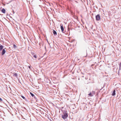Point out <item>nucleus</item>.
<instances>
[{"mask_svg":"<svg viewBox=\"0 0 121 121\" xmlns=\"http://www.w3.org/2000/svg\"><path fill=\"white\" fill-rule=\"evenodd\" d=\"M68 114L66 113H64L62 116V118L64 119H66L68 117Z\"/></svg>","mask_w":121,"mask_h":121,"instance_id":"1","label":"nucleus"},{"mask_svg":"<svg viewBox=\"0 0 121 121\" xmlns=\"http://www.w3.org/2000/svg\"><path fill=\"white\" fill-rule=\"evenodd\" d=\"M96 19L97 20H99L100 19V17L99 15L98 14L96 16Z\"/></svg>","mask_w":121,"mask_h":121,"instance_id":"2","label":"nucleus"},{"mask_svg":"<svg viewBox=\"0 0 121 121\" xmlns=\"http://www.w3.org/2000/svg\"><path fill=\"white\" fill-rule=\"evenodd\" d=\"M60 28L62 32H63L64 30V28L63 26L62 25H60Z\"/></svg>","mask_w":121,"mask_h":121,"instance_id":"3","label":"nucleus"},{"mask_svg":"<svg viewBox=\"0 0 121 121\" xmlns=\"http://www.w3.org/2000/svg\"><path fill=\"white\" fill-rule=\"evenodd\" d=\"M5 52L6 51L4 49H3L2 52V55H4L5 53Z\"/></svg>","mask_w":121,"mask_h":121,"instance_id":"4","label":"nucleus"},{"mask_svg":"<svg viewBox=\"0 0 121 121\" xmlns=\"http://www.w3.org/2000/svg\"><path fill=\"white\" fill-rule=\"evenodd\" d=\"M115 90H114L112 93V96H114L115 95Z\"/></svg>","mask_w":121,"mask_h":121,"instance_id":"5","label":"nucleus"},{"mask_svg":"<svg viewBox=\"0 0 121 121\" xmlns=\"http://www.w3.org/2000/svg\"><path fill=\"white\" fill-rule=\"evenodd\" d=\"M2 12L4 13H5V10L4 9H3L2 10Z\"/></svg>","mask_w":121,"mask_h":121,"instance_id":"6","label":"nucleus"},{"mask_svg":"<svg viewBox=\"0 0 121 121\" xmlns=\"http://www.w3.org/2000/svg\"><path fill=\"white\" fill-rule=\"evenodd\" d=\"M53 33L54 35H57L56 32L55 30H53Z\"/></svg>","mask_w":121,"mask_h":121,"instance_id":"7","label":"nucleus"},{"mask_svg":"<svg viewBox=\"0 0 121 121\" xmlns=\"http://www.w3.org/2000/svg\"><path fill=\"white\" fill-rule=\"evenodd\" d=\"M88 95L90 96H93V94L91 93H90L88 94Z\"/></svg>","mask_w":121,"mask_h":121,"instance_id":"8","label":"nucleus"},{"mask_svg":"<svg viewBox=\"0 0 121 121\" xmlns=\"http://www.w3.org/2000/svg\"><path fill=\"white\" fill-rule=\"evenodd\" d=\"M13 75L14 76L17 77V74L16 73H14L13 74Z\"/></svg>","mask_w":121,"mask_h":121,"instance_id":"9","label":"nucleus"},{"mask_svg":"<svg viewBox=\"0 0 121 121\" xmlns=\"http://www.w3.org/2000/svg\"><path fill=\"white\" fill-rule=\"evenodd\" d=\"M30 94L32 97L34 96V95L31 92L30 93Z\"/></svg>","mask_w":121,"mask_h":121,"instance_id":"10","label":"nucleus"},{"mask_svg":"<svg viewBox=\"0 0 121 121\" xmlns=\"http://www.w3.org/2000/svg\"><path fill=\"white\" fill-rule=\"evenodd\" d=\"M16 47H16V46L14 44L13 45V48H16Z\"/></svg>","mask_w":121,"mask_h":121,"instance_id":"11","label":"nucleus"},{"mask_svg":"<svg viewBox=\"0 0 121 121\" xmlns=\"http://www.w3.org/2000/svg\"><path fill=\"white\" fill-rule=\"evenodd\" d=\"M33 57H34L35 58H37L36 56L35 55H34V56H33Z\"/></svg>","mask_w":121,"mask_h":121,"instance_id":"12","label":"nucleus"},{"mask_svg":"<svg viewBox=\"0 0 121 121\" xmlns=\"http://www.w3.org/2000/svg\"><path fill=\"white\" fill-rule=\"evenodd\" d=\"M21 97L23 99H25V97L24 96H22Z\"/></svg>","mask_w":121,"mask_h":121,"instance_id":"13","label":"nucleus"},{"mask_svg":"<svg viewBox=\"0 0 121 121\" xmlns=\"http://www.w3.org/2000/svg\"><path fill=\"white\" fill-rule=\"evenodd\" d=\"M0 100H1V101H2V99L1 98H0Z\"/></svg>","mask_w":121,"mask_h":121,"instance_id":"14","label":"nucleus"},{"mask_svg":"<svg viewBox=\"0 0 121 121\" xmlns=\"http://www.w3.org/2000/svg\"><path fill=\"white\" fill-rule=\"evenodd\" d=\"M119 66H120V67L121 66V63L120 64Z\"/></svg>","mask_w":121,"mask_h":121,"instance_id":"15","label":"nucleus"},{"mask_svg":"<svg viewBox=\"0 0 121 121\" xmlns=\"http://www.w3.org/2000/svg\"><path fill=\"white\" fill-rule=\"evenodd\" d=\"M29 67V69H30V68H31V67H30V66H29V67Z\"/></svg>","mask_w":121,"mask_h":121,"instance_id":"16","label":"nucleus"}]
</instances>
